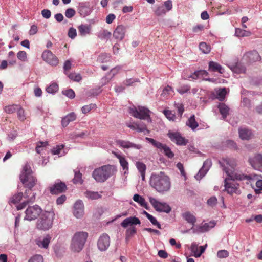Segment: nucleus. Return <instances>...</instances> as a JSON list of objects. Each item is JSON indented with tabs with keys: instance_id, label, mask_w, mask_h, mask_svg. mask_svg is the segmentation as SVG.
<instances>
[{
	"instance_id": "nucleus-1",
	"label": "nucleus",
	"mask_w": 262,
	"mask_h": 262,
	"mask_svg": "<svg viewBox=\"0 0 262 262\" xmlns=\"http://www.w3.org/2000/svg\"><path fill=\"white\" fill-rule=\"evenodd\" d=\"M223 170L228 176L229 179L225 180V189L229 194H232L235 193L239 194V184L235 182L236 180H244L251 179L250 176L245 175L241 172L235 169L236 163L234 159L226 158L220 162Z\"/></svg>"
},
{
	"instance_id": "nucleus-2",
	"label": "nucleus",
	"mask_w": 262,
	"mask_h": 262,
	"mask_svg": "<svg viewBox=\"0 0 262 262\" xmlns=\"http://www.w3.org/2000/svg\"><path fill=\"white\" fill-rule=\"evenodd\" d=\"M20 180L22 183L28 188L25 192V195L28 198L27 201H25L17 206L18 210H21L25 208L29 202H33L35 199V194L32 193L31 197L28 194L32 193L31 188L34 187L37 181L36 179L33 176L32 171L30 165L26 164L23 167V171L20 175Z\"/></svg>"
},
{
	"instance_id": "nucleus-3",
	"label": "nucleus",
	"mask_w": 262,
	"mask_h": 262,
	"mask_svg": "<svg viewBox=\"0 0 262 262\" xmlns=\"http://www.w3.org/2000/svg\"><path fill=\"white\" fill-rule=\"evenodd\" d=\"M149 184L157 192L161 194H165L169 192L171 188L170 177L162 171L151 173Z\"/></svg>"
},
{
	"instance_id": "nucleus-4",
	"label": "nucleus",
	"mask_w": 262,
	"mask_h": 262,
	"mask_svg": "<svg viewBox=\"0 0 262 262\" xmlns=\"http://www.w3.org/2000/svg\"><path fill=\"white\" fill-rule=\"evenodd\" d=\"M114 166L107 165L97 168L93 172L92 176L98 182H104L116 172Z\"/></svg>"
},
{
	"instance_id": "nucleus-5",
	"label": "nucleus",
	"mask_w": 262,
	"mask_h": 262,
	"mask_svg": "<svg viewBox=\"0 0 262 262\" xmlns=\"http://www.w3.org/2000/svg\"><path fill=\"white\" fill-rule=\"evenodd\" d=\"M55 217L54 211H45L42 213L36 222V227L41 230H48L53 226Z\"/></svg>"
},
{
	"instance_id": "nucleus-6",
	"label": "nucleus",
	"mask_w": 262,
	"mask_h": 262,
	"mask_svg": "<svg viewBox=\"0 0 262 262\" xmlns=\"http://www.w3.org/2000/svg\"><path fill=\"white\" fill-rule=\"evenodd\" d=\"M88 237V234L87 232L83 231L76 232L72 239L71 250L76 252L81 251L83 248Z\"/></svg>"
},
{
	"instance_id": "nucleus-7",
	"label": "nucleus",
	"mask_w": 262,
	"mask_h": 262,
	"mask_svg": "<svg viewBox=\"0 0 262 262\" xmlns=\"http://www.w3.org/2000/svg\"><path fill=\"white\" fill-rule=\"evenodd\" d=\"M150 112L148 108L143 106H138L137 108L133 106L129 108V113L133 116L139 119L147 120L148 122L151 121Z\"/></svg>"
},
{
	"instance_id": "nucleus-8",
	"label": "nucleus",
	"mask_w": 262,
	"mask_h": 262,
	"mask_svg": "<svg viewBox=\"0 0 262 262\" xmlns=\"http://www.w3.org/2000/svg\"><path fill=\"white\" fill-rule=\"evenodd\" d=\"M145 140L147 141L148 143H150L155 147L161 150H163L164 154L168 158H172L173 157V153L171 151L170 148L168 147L166 145L163 144L162 143L156 141V140L149 137H146Z\"/></svg>"
},
{
	"instance_id": "nucleus-9",
	"label": "nucleus",
	"mask_w": 262,
	"mask_h": 262,
	"mask_svg": "<svg viewBox=\"0 0 262 262\" xmlns=\"http://www.w3.org/2000/svg\"><path fill=\"white\" fill-rule=\"evenodd\" d=\"M148 199L150 204L157 211L167 213L171 211V207L166 203L159 202L152 196H149Z\"/></svg>"
},
{
	"instance_id": "nucleus-10",
	"label": "nucleus",
	"mask_w": 262,
	"mask_h": 262,
	"mask_svg": "<svg viewBox=\"0 0 262 262\" xmlns=\"http://www.w3.org/2000/svg\"><path fill=\"white\" fill-rule=\"evenodd\" d=\"M41 211V208L37 205L29 206L25 211L24 220L30 221L35 220L40 214Z\"/></svg>"
},
{
	"instance_id": "nucleus-11",
	"label": "nucleus",
	"mask_w": 262,
	"mask_h": 262,
	"mask_svg": "<svg viewBox=\"0 0 262 262\" xmlns=\"http://www.w3.org/2000/svg\"><path fill=\"white\" fill-rule=\"evenodd\" d=\"M168 137L172 142L179 145H185L188 143V140L183 137L179 132H169Z\"/></svg>"
},
{
	"instance_id": "nucleus-12",
	"label": "nucleus",
	"mask_w": 262,
	"mask_h": 262,
	"mask_svg": "<svg viewBox=\"0 0 262 262\" xmlns=\"http://www.w3.org/2000/svg\"><path fill=\"white\" fill-rule=\"evenodd\" d=\"M42 58L44 61L52 66H56L59 63L58 58L50 50L45 51L42 53Z\"/></svg>"
},
{
	"instance_id": "nucleus-13",
	"label": "nucleus",
	"mask_w": 262,
	"mask_h": 262,
	"mask_svg": "<svg viewBox=\"0 0 262 262\" xmlns=\"http://www.w3.org/2000/svg\"><path fill=\"white\" fill-rule=\"evenodd\" d=\"M110 245V236L107 234L103 233L99 237L97 241V246L98 249L101 251H104L108 249Z\"/></svg>"
},
{
	"instance_id": "nucleus-14",
	"label": "nucleus",
	"mask_w": 262,
	"mask_h": 262,
	"mask_svg": "<svg viewBox=\"0 0 262 262\" xmlns=\"http://www.w3.org/2000/svg\"><path fill=\"white\" fill-rule=\"evenodd\" d=\"M212 165V162L210 159H207L204 161L202 167L199 171L198 173L195 176V178L197 180H200L204 177Z\"/></svg>"
},
{
	"instance_id": "nucleus-15",
	"label": "nucleus",
	"mask_w": 262,
	"mask_h": 262,
	"mask_svg": "<svg viewBox=\"0 0 262 262\" xmlns=\"http://www.w3.org/2000/svg\"><path fill=\"white\" fill-rule=\"evenodd\" d=\"M126 32V27L122 25L117 26L113 32L114 38L118 41L122 40L125 37Z\"/></svg>"
},
{
	"instance_id": "nucleus-16",
	"label": "nucleus",
	"mask_w": 262,
	"mask_h": 262,
	"mask_svg": "<svg viewBox=\"0 0 262 262\" xmlns=\"http://www.w3.org/2000/svg\"><path fill=\"white\" fill-rule=\"evenodd\" d=\"M73 214L76 218H80L84 215V205L82 201H77L74 205Z\"/></svg>"
},
{
	"instance_id": "nucleus-17",
	"label": "nucleus",
	"mask_w": 262,
	"mask_h": 262,
	"mask_svg": "<svg viewBox=\"0 0 262 262\" xmlns=\"http://www.w3.org/2000/svg\"><path fill=\"white\" fill-rule=\"evenodd\" d=\"M250 165L255 169L261 170L262 169V155L258 154L253 158L249 159Z\"/></svg>"
},
{
	"instance_id": "nucleus-18",
	"label": "nucleus",
	"mask_w": 262,
	"mask_h": 262,
	"mask_svg": "<svg viewBox=\"0 0 262 262\" xmlns=\"http://www.w3.org/2000/svg\"><path fill=\"white\" fill-rule=\"evenodd\" d=\"M67 189V186L65 183L57 181L55 184L50 188V192L52 194H58L62 193Z\"/></svg>"
},
{
	"instance_id": "nucleus-19",
	"label": "nucleus",
	"mask_w": 262,
	"mask_h": 262,
	"mask_svg": "<svg viewBox=\"0 0 262 262\" xmlns=\"http://www.w3.org/2000/svg\"><path fill=\"white\" fill-rule=\"evenodd\" d=\"M117 143L119 146L123 148H135L139 150L142 147L140 144H136L126 140H119L117 141Z\"/></svg>"
},
{
	"instance_id": "nucleus-20",
	"label": "nucleus",
	"mask_w": 262,
	"mask_h": 262,
	"mask_svg": "<svg viewBox=\"0 0 262 262\" xmlns=\"http://www.w3.org/2000/svg\"><path fill=\"white\" fill-rule=\"evenodd\" d=\"M51 237L47 235L45 237H40L35 240V243L40 248L47 249L51 242Z\"/></svg>"
},
{
	"instance_id": "nucleus-21",
	"label": "nucleus",
	"mask_w": 262,
	"mask_h": 262,
	"mask_svg": "<svg viewBox=\"0 0 262 262\" xmlns=\"http://www.w3.org/2000/svg\"><path fill=\"white\" fill-rule=\"evenodd\" d=\"M215 225V223L214 221H210L209 223H206L198 227V229L194 228L193 227L191 228V230H193V232H200L203 233L206 231H208L210 229L213 228Z\"/></svg>"
},
{
	"instance_id": "nucleus-22",
	"label": "nucleus",
	"mask_w": 262,
	"mask_h": 262,
	"mask_svg": "<svg viewBox=\"0 0 262 262\" xmlns=\"http://www.w3.org/2000/svg\"><path fill=\"white\" fill-rule=\"evenodd\" d=\"M141 222L140 220L136 216H131L126 218L121 223V226L125 228L129 226H133L136 225H140Z\"/></svg>"
},
{
	"instance_id": "nucleus-23",
	"label": "nucleus",
	"mask_w": 262,
	"mask_h": 262,
	"mask_svg": "<svg viewBox=\"0 0 262 262\" xmlns=\"http://www.w3.org/2000/svg\"><path fill=\"white\" fill-rule=\"evenodd\" d=\"M121 69V67L120 66H116L111 69L110 72L102 78L101 80L103 84L108 82L118 73Z\"/></svg>"
},
{
	"instance_id": "nucleus-24",
	"label": "nucleus",
	"mask_w": 262,
	"mask_h": 262,
	"mask_svg": "<svg viewBox=\"0 0 262 262\" xmlns=\"http://www.w3.org/2000/svg\"><path fill=\"white\" fill-rule=\"evenodd\" d=\"M78 12L81 16L85 17L89 15L92 12V8L86 3H82L79 4Z\"/></svg>"
},
{
	"instance_id": "nucleus-25",
	"label": "nucleus",
	"mask_w": 262,
	"mask_h": 262,
	"mask_svg": "<svg viewBox=\"0 0 262 262\" xmlns=\"http://www.w3.org/2000/svg\"><path fill=\"white\" fill-rule=\"evenodd\" d=\"M239 138L242 140H249L253 137L251 130L247 128H240L238 129Z\"/></svg>"
},
{
	"instance_id": "nucleus-26",
	"label": "nucleus",
	"mask_w": 262,
	"mask_h": 262,
	"mask_svg": "<svg viewBox=\"0 0 262 262\" xmlns=\"http://www.w3.org/2000/svg\"><path fill=\"white\" fill-rule=\"evenodd\" d=\"M244 58L250 62L258 61L260 59L258 53L255 50L246 53L244 55Z\"/></svg>"
},
{
	"instance_id": "nucleus-27",
	"label": "nucleus",
	"mask_w": 262,
	"mask_h": 262,
	"mask_svg": "<svg viewBox=\"0 0 262 262\" xmlns=\"http://www.w3.org/2000/svg\"><path fill=\"white\" fill-rule=\"evenodd\" d=\"M79 35L86 36L91 34L92 27L90 25L81 24L78 27Z\"/></svg>"
},
{
	"instance_id": "nucleus-28",
	"label": "nucleus",
	"mask_w": 262,
	"mask_h": 262,
	"mask_svg": "<svg viewBox=\"0 0 262 262\" xmlns=\"http://www.w3.org/2000/svg\"><path fill=\"white\" fill-rule=\"evenodd\" d=\"M182 216L188 223L192 225V227L196 222L195 216L189 211H186L182 213Z\"/></svg>"
},
{
	"instance_id": "nucleus-29",
	"label": "nucleus",
	"mask_w": 262,
	"mask_h": 262,
	"mask_svg": "<svg viewBox=\"0 0 262 262\" xmlns=\"http://www.w3.org/2000/svg\"><path fill=\"white\" fill-rule=\"evenodd\" d=\"M208 70L210 72H217L220 74H223L224 72L223 68L220 64L214 61L209 62Z\"/></svg>"
},
{
	"instance_id": "nucleus-30",
	"label": "nucleus",
	"mask_w": 262,
	"mask_h": 262,
	"mask_svg": "<svg viewBox=\"0 0 262 262\" xmlns=\"http://www.w3.org/2000/svg\"><path fill=\"white\" fill-rule=\"evenodd\" d=\"M76 118V115L74 112L68 114L63 117L61 121V124L63 127L67 126L69 123L74 121Z\"/></svg>"
},
{
	"instance_id": "nucleus-31",
	"label": "nucleus",
	"mask_w": 262,
	"mask_h": 262,
	"mask_svg": "<svg viewBox=\"0 0 262 262\" xmlns=\"http://www.w3.org/2000/svg\"><path fill=\"white\" fill-rule=\"evenodd\" d=\"M218 108L222 115V118L225 120L227 116L229 115L230 112V108L225 103H220L218 105Z\"/></svg>"
},
{
	"instance_id": "nucleus-32",
	"label": "nucleus",
	"mask_w": 262,
	"mask_h": 262,
	"mask_svg": "<svg viewBox=\"0 0 262 262\" xmlns=\"http://www.w3.org/2000/svg\"><path fill=\"white\" fill-rule=\"evenodd\" d=\"M208 75V73L205 70H199L195 71L190 76V78L193 79H202L204 80L205 77Z\"/></svg>"
},
{
	"instance_id": "nucleus-33",
	"label": "nucleus",
	"mask_w": 262,
	"mask_h": 262,
	"mask_svg": "<svg viewBox=\"0 0 262 262\" xmlns=\"http://www.w3.org/2000/svg\"><path fill=\"white\" fill-rule=\"evenodd\" d=\"M136 166L139 172L140 173L143 181L145 180V171L146 170V165L142 162L138 161L136 163Z\"/></svg>"
},
{
	"instance_id": "nucleus-34",
	"label": "nucleus",
	"mask_w": 262,
	"mask_h": 262,
	"mask_svg": "<svg viewBox=\"0 0 262 262\" xmlns=\"http://www.w3.org/2000/svg\"><path fill=\"white\" fill-rule=\"evenodd\" d=\"M135 202L138 203L141 206L147 209V203L145 199L138 194H135L133 196Z\"/></svg>"
},
{
	"instance_id": "nucleus-35",
	"label": "nucleus",
	"mask_w": 262,
	"mask_h": 262,
	"mask_svg": "<svg viewBox=\"0 0 262 262\" xmlns=\"http://www.w3.org/2000/svg\"><path fill=\"white\" fill-rule=\"evenodd\" d=\"M186 125L194 130L199 126L198 122L195 120V116L194 115L190 116L186 122Z\"/></svg>"
},
{
	"instance_id": "nucleus-36",
	"label": "nucleus",
	"mask_w": 262,
	"mask_h": 262,
	"mask_svg": "<svg viewBox=\"0 0 262 262\" xmlns=\"http://www.w3.org/2000/svg\"><path fill=\"white\" fill-rule=\"evenodd\" d=\"M216 98L220 101H223L227 94V89L226 88L219 89L216 90Z\"/></svg>"
},
{
	"instance_id": "nucleus-37",
	"label": "nucleus",
	"mask_w": 262,
	"mask_h": 262,
	"mask_svg": "<svg viewBox=\"0 0 262 262\" xmlns=\"http://www.w3.org/2000/svg\"><path fill=\"white\" fill-rule=\"evenodd\" d=\"M111 36V32L107 30H103L97 33V36L101 40H106Z\"/></svg>"
},
{
	"instance_id": "nucleus-38",
	"label": "nucleus",
	"mask_w": 262,
	"mask_h": 262,
	"mask_svg": "<svg viewBox=\"0 0 262 262\" xmlns=\"http://www.w3.org/2000/svg\"><path fill=\"white\" fill-rule=\"evenodd\" d=\"M251 35L250 31L240 28L235 29V35L237 37H248Z\"/></svg>"
},
{
	"instance_id": "nucleus-39",
	"label": "nucleus",
	"mask_w": 262,
	"mask_h": 262,
	"mask_svg": "<svg viewBox=\"0 0 262 262\" xmlns=\"http://www.w3.org/2000/svg\"><path fill=\"white\" fill-rule=\"evenodd\" d=\"M72 181L74 184H82L83 183L82 174L79 172V170H74V177Z\"/></svg>"
},
{
	"instance_id": "nucleus-40",
	"label": "nucleus",
	"mask_w": 262,
	"mask_h": 262,
	"mask_svg": "<svg viewBox=\"0 0 262 262\" xmlns=\"http://www.w3.org/2000/svg\"><path fill=\"white\" fill-rule=\"evenodd\" d=\"M85 195L86 198L92 200L98 199L101 197V194H100L98 192L91 191H86L85 193Z\"/></svg>"
},
{
	"instance_id": "nucleus-41",
	"label": "nucleus",
	"mask_w": 262,
	"mask_h": 262,
	"mask_svg": "<svg viewBox=\"0 0 262 262\" xmlns=\"http://www.w3.org/2000/svg\"><path fill=\"white\" fill-rule=\"evenodd\" d=\"M119 163L121 166L124 171V174H127L128 172V163L125 158V157L121 158L119 160Z\"/></svg>"
},
{
	"instance_id": "nucleus-42",
	"label": "nucleus",
	"mask_w": 262,
	"mask_h": 262,
	"mask_svg": "<svg viewBox=\"0 0 262 262\" xmlns=\"http://www.w3.org/2000/svg\"><path fill=\"white\" fill-rule=\"evenodd\" d=\"M232 71L236 73H245V68L244 66L239 65L238 64H236L234 66L229 67Z\"/></svg>"
},
{
	"instance_id": "nucleus-43",
	"label": "nucleus",
	"mask_w": 262,
	"mask_h": 262,
	"mask_svg": "<svg viewBox=\"0 0 262 262\" xmlns=\"http://www.w3.org/2000/svg\"><path fill=\"white\" fill-rule=\"evenodd\" d=\"M173 92V90L171 86L167 85L163 89L161 95L165 98H167L169 95H172Z\"/></svg>"
},
{
	"instance_id": "nucleus-44",
	"label": "nucleus",
	"mask_w": 262,
	"mask_h": 262,
	"mask_svg": "<svg viewBox=\"0 0 262 262\" xmlns=\"http://www.w3.org/2000/svg\"><path fill=\"white\" fill-rule=\"evenodd\" d=\"M110 60V56L108 54L103 53L100 54L97 58V61L100 63L108 62Z\"/></svg>"
},
{
	"instance_id": "nucleus-45",
	"label": "nucleus",
	"mask_w": 262,
	"mask_h": 262,
	"mask_svg": "<svg viewBox=\"0 0 262 262\" xmlns=\"http://www.w3.org/2000/svg\"><path fill=\"white\" fill-rule=\"evenodd\" d=\"M58 90V85L56 83H53L46 88L48 93L54 94Z\"/></svg>"
},
{
	"instance_id": "nucleus-46",
	"label": "nucleus",
	"mask_w": 262,
	"mask_h": 262,
	"mask_svg": "<svg viewBox=\"0 0 262 262\" xmlns=\"http://www.w3.org/2000/svg\"><path fill=\"white\" fill-rule=\"evenodd\" d=\"M199 49L204 54H208L210 51V46L204 42H202L199 44Z\"/></svg>"
},
{
	"instance_id": "nucleus-47",
	"label": "nucleus",
	"mask_w": 262,
	"mask_h": 262,
	"mask_svg": "<svg viewBox=\"0 0 262 262\" xmlns=\"http://www.w3.org/2000/svg\"><path fill=\"white\" fill-rule=\"evenodd\" d=\"M63 147V145H58L52 149V152L53 155H57L59 156H62L64 155V153L62 152Z\"/></svg>"
},
{
	"instance_id": "nucleus-48",
	"label": "nucleus",
	"mask_w": 262,
	"mask_h": 262,
	"mask_svg": "<svg viewBox=\"0 0 262 262\" xmlns=\"http://www.w3.org/2000/svg\"><path fill=\"white\" fill-rule=\"evenodd\" d=\"M19 105H18L15 104L6 106L5 107V111L8 114L13 113L16 111L18 108H19Z\"/></svg>"
},
{
	"instance_id": "nucleus-49",
	"label": "nucleus",
	"mask_w": 262,
	"mask_h": 262,
	"mask_svg": "<svg viewBox=\"0 0 262 262\" xmlns=\"http://www.w3.org/2000/svg\"><path fill=\"white\" fill-rule=\"evenodd\" d=\"M163 113L166 117L170 121H174L176 118L175 114L170 110H164Z\"/></svg>"
},
{
	"instance_id": "nucleus-50",
	"label": "nucleus",
	"mask_w": 262,
	"mask_h": 262,
	"mask_svg": "<svg viewBox=\"0 0 262 262\" xmlns=\"http://www.w3.org/2000/svg\"><path fill=\"white\" fill-rule=\"evenodd\" d=\"M23 197V193L20 192L17 194L14 195L10 200V202L13 204H16L18 203Z\"/></svg>"
},
{
	"instance_id": "nucleus-51",
	"label": "nucleus",
	"mask_w": 262,
	"mask_h": 262,
	"mask_svg": "<svg viewBox=\"0 0 262 262\" xmlns=\"http://www.w3.org/2000/svg\"><path fill=\"white\" fill-rule=\"evenodd\" d=\"M47 142H39L37 143L36 147V151L38 154H40L45 147L47 145Z\"/></svg>"
},
{
	"instance_id": "nucleus-52",
	"label": "nucleus",
	"mask_w": 262,
	"mask_h": 262,
	"mask_svg": "<svg viewBox=\"0 0 262 262\" xmlns=\"http://www.w3.org/2000/svg\"><path fill=\"white\" fill-rule=\"evenodd\" d=\"M28 262H43V258L40 254H35L32 256Z\"/></svg>"
},
{
	"instance_id": "nucleus-53",
	"label": "nucleus",
	"mask_w": 262,
	"mask_h": 262,
	"mask_svg": "<svg viewBox=\"0 0 262 262\" xmlns=\"http://www.w3.org/2000/svg\"><path fill=\"white\" fill-rule=\"evenodd\" d=\"M96 107V105L95 104L91 103L89 105L83 106L81 108V111L83 114H86Z\"/></svg>"
},
{
	"instance_id": "nucleus-54",
	"label": "nucleus",
	"mask_w": 262,
	"mask_h": 262,
	"mask_svg": "<svg viewBox=\"0 0 262 262\" xmlns=\"http://www.w3.org/2000/svg\"><path fill=\"white\" fill-rule=\"evenodd\" d=\"M62 93L64 95L70 99H73L75 97V92L71 89L62 91Z\"/></svg>"
},
{
	"instance_id": "nucleus-55",
	"label": "nucleus",
	"mask_w": 262,
	"mask_h": 262,
	"mask_svg": "<svg viewBox=\"0 0 262 262\" xmlns=\"http://www.w3.org/2000/svg\"><path fill=\"white\" fill-rule=\"evenodd\" d=\"M68 77L75 81L79 82L81 79V77L79 74H76L75 73H68Z\"/></svg>"
},
{
	"instance_id": "nucleus-56",
	"label": "nucleus",
	"mask_w": 262,
	"mask_h": 262,
	"mask_svg": "<svg viewBox=\"0 0 262 262\" xmlns=\"http://www.w3.org/2000/svg\"><path fill=\"white\" fill-rule=\"evenodd\" d=\"M190 89L188 85H182L177 89V91L181 94H184L189 91Z\"/></svg>"
},
{
	"instance_id": "nucleus-57",
	"label": "nucleus",
	"mask_w": 262,
	"mask_h": 262,
	"mask_svg": "<svg viewBox=\"0 0 262 262\" xmlns=\"http://www.w3.org/2000/svg\"><path fill=\"white\" fill-rule=\"evenodd\" d=\"M17 112V117L21 121H24L26 119V116L25 115L24 110L19 106V108L16 111Z\"/></svg>"
},
{
	"instance_id": "nucleus-58",
	"label": "nucleus",
	"mask_w": 262,
	"mask_h": 262,
	"mask_svg": "<svg viewBox=\"0 0 262 262\" xmlns=\"http://www.w3.org/2000/svg\"><path fill=\"white\" fill-rule=\"evenodd\" d=\"M166 12L167 11L163 6H159L155 11V14L158 16L164 15Z\"/></svg>"
},
{
	"instance_id": "nucleus-59",
	"label": "nucleus",
	"mask_w": 262,
	"mask_h": 262,
	"mask_svg": "<svg viewBox=\"0 0 262 262\" xmlns=\"http://www.w3.org/2000/svg\"><path fill=\"white\" fill-rule=\"evenodd\" d=\"M228 256H229V252L228 251H227L226 250H219L217 252V256L219 258H226V257H228Z\"/></svg>"
},
{
	"instance_id": "nucleus-60",
	"label": "nucleus",
	"mask_w": 262,
	"mask_h": 262,
	"mask_svg": "<svg viewBox=\"0 0 262 262\" xmlns=\"http://www.w3.org/2000/svg\"><path fill=\"white\" fill-rule=\"evenodd\" d=\"M147 219L150 221V222L154 225L157 226L159 229L161 228V225L160 224V223L157 221L156 219L152 215H151V214H148L147 216Z\"/></svg>"
},
{
	"instance_id": "nucleus-61",
	"label": "nucleus",
	"mask_w": 262,
	"mask_h": 262,
	"mask_svg": "<svg viewBox=\"0 0 262 262\" xmlns=\"http://www.w3.org/2000/svg\"><path fill=\"white\" fill-rule=\"evenodd\" d=\"M76 14L75 10L73 8H68L66 10L65 15L68 18L73 17Z\"/></svg>"
},
{
	"instance_id": "nucleus-62",
	"label": "nucleus",
	"mask_w": 262,
	"mask_h": 262,
	"mask_svg": "<svg viewBox=\"0 0 262 262\" xmlns=\"http://www.w3.org/2000/svg\"><path fill=\"white\" fill-rule=\"evenodd\" d=\"M174 106L177 109L178 114L181 117L184 111V105L181 103H175Z\"/></svg>"
},
{
	"instance_id": "nucleus-63",
	"label": "nucleus",
	"mask_w": 262,
	"mask_h": 262,
	"mask_svg": "<svg viewBox=\"0 0 262 262\" xmlns=\"http://www.w3.org/2000/svg\"><path fill=\"white\" fill-rule=\"evenodd\" d=\"M68 35L69 37H70L71 39H74L76 36H77V31L76 30L71 27L69 29L68 32Z\"/></svg>"
},
{
	"instance_id": "nucleus-64",
	"label": "nucleus",
	"mask_w": 262,
	"mask_h": 262,
	"mask_svg": "<svg viewBox=\"0 0 262 262\" xmlns=\"http://www.w3.org/2000/svg\"><path fill=\"white\" fill-rule=\"evenodd\" d=\"M17 56L19 60L25 61L27 59V53L24 51H20L17 53Z\"/></svg>"
}]
</instances>
